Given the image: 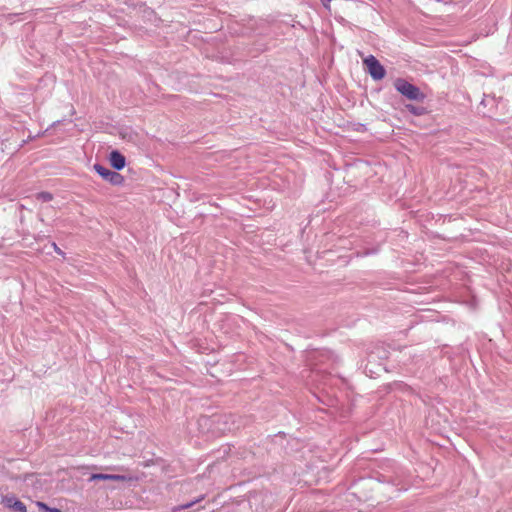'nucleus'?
<instances>
[{
	"label": "nucleus",
	"instance_id": "obj_5",
	"mask_svg": "<svg viewBox=\"0 0 512 512\" xmlns=\"http://www.w3.org/2000/svg\"><path fill=\"white\" fill-rule=\"evenodd\" d=\"M109 160H110L111 166L117 171H119L125 167V162H126L125 157L119 151H116V150L112 151L110 153Z\"/></svg>",
	"mask_w": 512,
	"mask_h": 512
},
{
	"label": "nucleus",
	"instance_id": "obj_3",
	"mask_svg": "<svg viewBox=\"0 0 512 512\" xmlns=\"http://www.w3.org/2000/svg\"><path fill=\"white\" fill-rule=\"evenodd\" d=\"M94 170L106 181L111 183L112 185H122L124 183V177L116 172L112 171L101 164H95Z\"/></svg>",
	"mask_w": 512,
	"mask_h": 512
},
{
	"label": "nucleus",
	"instance_id": "obj_1",
	"mask_svg": "<svg viewBox=\"0 0 512 512\" xmlns=\"http://www.w3.org/2000/svg\"><path fill=\"white\" fill-rule=\"evenodd\" d=\"M394 87L402 96L412 101L423 102L426 97L417 86L403 78H397Z\"/></svg>",
	"mask_w": 512,
	"mask_h": 512
},
{
	"label": "nucleus",
	"instance_id": "obj_10",
	"mask_svg": "<svg viewBox=\"0 0 512 512\" xmlns=\"http://www.w3.org/2000/svg\"><path fill=\"white\" fill-rule=\"evenodd\" d=\"M202 498L203 497L198 498L197 500L189 502L187 504H184V505L180 506V509H188V508L192 507L195 503L199 502Z\"/></svg>",
	"mask_w": 512,
	"mask_h": 512
},
{
	"label": "nucleus",
	"instance_id": "obj_2",
	"mask_svg": "<svg viewBox=\"0 0 512 512\" xmlns=\"http://www.w3.org/2000/svg\"><path fill=\"white\" fill-rule=\"evenodd\" d=\"M363 64L366 66L368 73L374 80H381L385 77V68L373 55H369L363 59Z\"/></svg>",
	"mask_w": 512,
	"mask_h": 512
},
{
	"label": "nucleus",
	"instance_id": "obj_9",
	"mask_svg": "<svg viewBox=\"0 0 512 512\" xmlns=\"http://www.w3.org/2000/svg\"><path fill=\"white\" fill-rule=\"evenodd\" d=\"M36 504H37V506H38L41 510H43V511H45V512H61V510H60V509H58V508H50V507H48L45 503L40 502V501H38Z\"/></svg>",
	"mask_w": 512,
	"mask_h": 512
},
{
	"label": "nucleus",
	"instance_id": "obj_8",
	"mask_svg": "<svg viewBox=\"0 0 512 512\" xmlns=\"http://www.w3.org/2000/svg\"><path fill=\"white\" fill-rule=\"evenodd\" d=\"M36 198L42 202H49L53 200V195L50 192H40L36 194Z\"/></svg>",
	"mask_w": 512,
	"mask_h": 512
},
{
	"label": "nucleus",
	"instance_id": "obj_11",
	"mask_svg": "<svg viewBox=\"0 0 512 512\" xmlns=\"http://www.w3.org/2000/svg\"><path fill=\"white\" fill-rule=\"evenodd\" d=\"M53 247L58 254H62V251L59 249V247L56 246L55 243H53Z\"/></svg>",
	"mask_w": 512,
	"mask_h": 512
},
{
	"label": "nucleus",
	"instance_id": "obj_7",
	"mask_svg": "<svg viewBox=\"0 0 512 512\" xmlns=\"http://www.w3.org/2000/svg\"><path fill=\"white\" fill-rule=\"evenodd\" d=\"M405 107L411 114H413L415 116H421V115L425 114V112H426L424 107L415 106L412 104H407Z\"/></svg>",
	"mask_w": 512,
	"mask_h": 512
},
{
	"label": "nucleus",
	"instance_id": "obj_4",
	"mask_svg": "<svg viewBox=\"0 0 512 512\" xmlns=\"http://www.w3.org/2000/svg\"><path fill=\"white\" fill-rule=\"evenodd\" d=\"M2 503L6 507L11 508L17 512H26L27 511L25 504L22 501L18 500L14 496H4L2 498Z\"/></svg>",
	"mask_w": 512,
	"mask_h": 512
},
{
	"label": "nucleus",
	"instance_id": "obj_6",
	"mask_svg": "<svg viewBox=\"0 0 512 512\" xmlns=\"http://www.w3.org/2000/svg\"><path fill=\"white\" fill-rule=\"evenodd\" d=\"M128 478L124 475L119 474H103V473H95L92 474L89 478V481H97V480H112V481H126Z\"/></svg>",
	"mask_w": 512,
	"mask_h": 512
}]
</instances>
